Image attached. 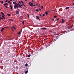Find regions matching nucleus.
Masks as SVG:
<instances>
[{
  "mask_svg": "<svg viewBox=\"0 0 74 74\" xmlns=\"http://www.w3.org/2000/svg\"><path fill=\"white\" fill-rule=\"evenodd\" d=\"M29 4L30 5V6H31L32 7H33V4L31 2H29Z\"/></svg>",
  "mask_w": 74,
  "mask_h": 74,
  "instance_id": "1",
  "label": "nucleus"
},
{
  "mask_svg": "<svg viewBox=\"0 0 74 74\" xmlns=\"http://www.w3.org/2000/svg\"><path fill=\"white\" fill-rule=\"evenodd\" d=\"M3 5L5 7L6 6V5H8V3H6L4 4H3Z\"/></svg>",
  "mask_w": 74,
  "mask_h": 74,
  "instance_id": "2",
  "label": "nucleus"
},
{
  "mask_svg": "<svg viewBox=\"0 0 74 74\" xmlns=\"http://www.w3.org/2000/svg\"><path fill=\"white\" fill-rule=\"evenodd\" d=\"M16 14L17 15H18L19 14V12L18 10L16 11Z\"/></svg>",
  "mask_w": 74,
  "mask_h": 74,
  "instance_id": "3",
  "label": "nucleus"
},
{
  "mask_svg": "<svg viewBox=\"0 0 74 74\" xmlns=\"http://www.w3.org/2000/svg\"><path fill=\"white\" fill-rule=\"evenodd\" d=\"M16 5L17 7V8H18V7H19V3H16Z\"/></svg>",
  "mask_w": 74,
  "mask_h": 74,
  "instance_id": "4",
  "label": "nucleus"
},
{
  "mask_svg": "<svg viewBox=\"0 0 74 74\" xmlns=\"http://www.w3.org/2000/svg\"><path fill=\"white\" fill-rule=\"evenodd\" d=\"M1 14H2V15H3V16H5V15H4V13H3V12H1Z\"/></svg>",
  "mask_w": 74,
  "mask_h": 74,
  "instance_id": "5",
  "label": "nucleus"
},
{
  "mask_svg": "<svg viewBox=\"0 0 74 74\" xmlns=\"http://www.w3.org/2000/svg\"><path fill=\"white\" fill-rule=\"evenodd\" d=\"M66 20H63V19H62V21L61 22V23H64V21H65Z\"/></svg>",
  "mask_w": 74,
  "mask_h": 74,
  "instance_id": "6",
  "label": "nucleus"
},
{
  "mask_svg": "<svg viewBox=\"0 0 74 74\" xmlns=\"http://www.w3.org/2000/svg\"><path fill=\"white\" fill-rule=\"evenodd\" d=\"M12 28H13V29H14V30H16V28L14 26H12L11 27Z\"/></svg>",
  "mask_w": 74,
  "mask_h": 74,
  "instance_id": "7",
  "label": "nucleus"
},
{
  "mask_svg": "<svg viewBox=\"0 0 74 74\" xmlns=\"http://www.w3.org/2000/svg\"><path fill=\"white\" fill-rule=\"evenodd\" d=\"M41 29H42V30H47V29L46 28L43 27V28H42Z\"/></svg>",
  "mask_w": 74,
  "mask_h": 74,
  "instance_id": "8",
  "label": "nucleus"
},
{
  "mask_svg": "<svg viewBox=\"0 0 74 74\" xmlns=\"http://www.w3.org/2000/svg\"><path fill=\"white\" fill-rule=\"evenodd\" d=\"M39 16H36V19H39V17H38Z\"/></svg>",
  "mask_w": 74,
  "mask_h": 74,
  "instance_id": "9",
  "label": "nucleus"
},
{
  "mask_svg": "<svg viewBox=\"0 0 74 74\" xmlns=\"http://www.w3.org/2000/svg\"><path fill=\"white\" fill-rule=\"evenodd\" d=\"M4 28H2L1 30V32H3V30H4Z\"/></svg>",
  "mask_w": 74,
  "mask_h": 74,
  "instance_id": "10",
  "label": "nucleus"
},
{
  "mask_svg": "<svg viewBox=\"0 0 74 74\" xmlns=\"http://www.w3.org/2000/svg\"><path fill=\"white\" fill-rule=\"evenodd\" d=\"M8 21H12V22L14 21V20H13L12 19H9Z\"/></svg>",
  "mask_w": 74,
  "mask_h": 74,
  "instance_id": "11",
  "label": "nucleus"
},
{
  "mask_svg": "<svg viewBox=\"0 0 74 74\" xmlns=\"http://www.w3.org/2000/svg\"><path fill=\"white\" fill-rule=\"evenodd\" d=\"M45 14L46 15H48L49 14L48 12V11L45 12Z\"/></svg>",
  "mask_w": 74,
  "mask_h": 74,
  "instance_id": "12",
  "label": "nucleus"
},
{
  "mask_svg": "<svg viewBox=\"0 0 74 74\" xmlns=\"http://www.w3.org/2000/svg\"><path fill=\"white\" fill-rule=\"evenodd\" d=\"M14 9H16L17 8V6L16 5H15L14 6Z\"/></svg>",
  "mask_w": 74,
  "mask_h": 74,
  "instance_id": "13",
  "label": "nucleus"
},
{
  "mask_svg": "<svg viewBox=\"0 0 74 74\" xmlns=\"http://www.w3.org/2000/svg\"><path fill=\"white\" fill-rule=\"evenodd\" d=\"M13 3L14 4H15V5H16V4H17L15 2H13Z\"/></svg>",
  "mask_w": 74,
  "mask_h": 74,
  "instance_id": "14",
  "label": "nucleus"
},
{
  "mask_svg": "<svg viewBox=\"0 0 74 74\" xmlns=\"http://www.w3.org/2000/svg\"><path fill=\"white\" fill-rule=\"evenodd\" d=\"M10 5V9H11V10H12V5Z\"/></svg>",
  "mask_w": 74,
  "mask_h": 74,
  "instance_id": "15",
  "label": "nucleus"
},
{
  "mask_svg": "<svg viewBox=\"0 0 74 74\" xmlns=\"http://www.w3.org/2000/svg\"><path fill=\"white\" fill-rule=\"evenodd\" d=\"M70 8L69 7H66V8L65 10H68V9H69Z\"/></svg>",
  "mask_w": 74,
  "mask_h": 74,
  "instance_id": "16",
  "label": "nucleus"
},
{
  "mask_svg": "<svg viewBox=\"0 0 74 74\" xmlns=\"http://www.w3.org/2000/svg\"><path fill=\"white\" fill-rule=\"evenodd\" d=\"M8 3H9V4H11L12 3L11 2H10V1H8Z\"/></svg>",
  "mask_w": 74,
  "mask_h": 74,
  "instance_id": "17",
  "label": "nucleus"
},
{
  "mask_svg": "<svg viewBox=\"0 0 74 74\" xmlns=\"http://www.w3.org/2000/svg\"><path fill=\"white\" fill-rule=\"evenodd\" d=\"M20 18H21V19H22L23 18V16H20Z\"/></svg>",
  "mask_w": 74,
  "mask_h": 74,
  "instance_id": "18",
  "label": "nucleus"
},
{
  "mask_svg": "<svg viewBox=\"0 0 74 74\" xmlns=\"http://www.w3.org/2000/svg\"><path fill=\"white\" fill-rule=\"evenodd\" d=\"M27 66H28V64H27V63L26 64H25V67H27Z\"/></svg>",
  "mask_w": 74,
  "mask_h": 74,
  "instance_id": "19",
  "label": "nucleus"
},
{
  "mask_svg": "<svg viewBox=\"0 0 74 74\" xmlns=\"http://www.w3.org/2000/svg\"><path fill=\"white\" fill-rule=\"evenodd\" d=\"M19 6H20V8H22V6H21V4H19Z\"/></svg>",
  "mask_w": 74,
  "mask_h": 74,
  "instance_id": "20",
  "label": "nucleus"
},
{
  "mask_svg": "<svg viewBox=\"0 0 74 74\" xmlns=\"http://www.w3.org/2000/svg\"><path fill=\"white\" fill-rule=\"evenodd\" d=\"M31 56V55L29 54V55H28V58H29V57H30Z\"/></svg>",
  "mask_w": 74,
  "mask_h": 74,
  "instance_id": "21",
  "label": "nucleus"
},
{
  "mask_svg": "<svg viewBox=\"0 0 74 74\" xmlns=\"http://www.w3.org/2000/svg\"><path fill=\"white\" fill-rule=\"evenodd\" d=\"M41 8H44V7L43 6H41L40 7Z\"/></svg>",
  "mask_w": 74,
  "mask_h": 74,
  "instance_id": "22",
  "label": "nucleus"
},
{
  "mask_svg": "<svg viewBox=\"0 0 74 74\" xmlns=\"http://www.w3.org/2000/svg\"><path fill=\"white\" fill-rule=\"evenodd\" d=\"M28 72V71H26L25 72L26 74H27Z\"/></svg>",
  "mask_w": 74,
  "mask_h": 74,
  "instance_id": "23",
  "label": "nucleus"
},
{
  "mask_svg": "<svg viewBox=\"0 0 74 74\" xmlns=\"http://www.w3.org/2000/svg\"><path fill=\"white\" fill-rule=\"evenodd\" d=\"M2 18H4V19H5V17H4V16H2Z\"/></svg>",
  "mask_w": 74,
  "mask_h": 74,
  "instance_id": "24",
  "label": "nucleus"
},
{
  "mask_svg": "<svg viewBox=\"0 0 74 74\" xmlns=\"http://www.w3.org/2000/svg\"><path fill=\"white\" fill-rule=\"evenodd\" d=\"M22 22L23 25H24V21H22Z\"/></svg>",
  "mask_w": 74,
  "mask_h": 74,
  "instance_id": "25",
  "label": "nucleus"
},
{
  "mask_svg": "<svg viewBox=\"0 0 74 74\" xmlns=\"http://www.w3.org/2000/svg\"><path fill=\"white\" fill-rule=\"evenodd\" d=\"M7 15L8 16H10V14H8H8H7Z\"/></svg>",
  "mask_w": 74,
  "mask_h": 74,
  "instance_id": "26",
  "label": "nucleus"
},
{
  "mask_svg": "<svg viewBox=\"0 0 74 74\" xmlns=\"http://www.w3.org/2000/svg\"><path fill=\"white\" fill-rule=\"evenodd\" d=\"M57 17V16H54V17L55 18H56Z\"/></svg>",
  "mask_w": 74,
  "mask_h": 74,
  "instance_id": "27",
  "label": "nucleus"
},
{
  "mask_svg": "<svg viewBox=\"0 0 74 74\" xmlns=\"http://www.w3.org/2000/svg\"><path fill=\"white\" fill-rule=\"evenodd\" d=\"M59 18H58V19H56V21H58V20H59Z\"/></svg>",
  "mask_w": 74,
  "mask_h": 74,
  "instance_id": "28",
  "label": "nucleus"
},
{
  "mask_svg": "<svg viewBox=\"0 0 74 74\" xmlns=\"http://www.w3.org/2000/svg\"><path fill=\"white\" fill-rule=\"evenodd\" d=\"M36 11L38 12V9H36Z\"/></svg>",
  "mask_w": 74,
  "mask_h": 74,
  "instance_id": "29",
  "label": "nucleus"
},
{
  "mask_svg": "<svg viewBox=\"0 0 74 74\" xmlns=\"http://www.w3.org/2000/svg\"><path fill=\"white\" fill-rule=\"evenodd\" d=\"M27 15L28 16V18H29V14H27Z\"/></svg>",
  "mask_w": 74,
  "mask_h": 74,
  "instance_id": "30",
  "label": "nucleus"
},
{
  "mask_svg": "<svg viewBox=\"0 0 74 74\" xmlns=\"http://www.w3.org/2000/svg\"><path fill=\"white\" fill-rule=\"evenodd\" d=\"M0 19H3L4 18L2 17H0Z\"/></svg>",
  "mask_w": 74,
  "mask_h": 74,
  "instance_id": "31",
  "label": "nucleus"
},
{
  "mask_svg": "<svg viewBox=\"0 0 74 74\" xmlns=\"http://www.w3.org/2000/svg\"><path fill=\"white\" fill-rule=\"evenodd\" d=\"M39 15H40V16H42V15H41V14H39Z\"/></svg>",
  "mask_w": 74,
  "mask_h": 74,
  "instance_id": "32",
  "label": "nucleus"
},
{
  "mask_svg": "<svg viewBox=\"0 0 74 74\" xmlns=\"http://www.w3.org/2000/svg\"><path fill=\"white\" fill-rule=\"evenodd\" d=\"M18 34H21V32H19Z\"/></svg>",
  "mask_w": 74,
  "mask_h": 74,
  "instance_id": "33",
  "label": "nucleus"
},
{
  "mask_svg": "<svg viewBox=\"0 0 74 74\" xmlns=\"http://www.w3.org/2000/svg\"><path fill=\"white\" fill-rule=\"evenodd\" d=\"M8 1V0H7L5 1V3H7V2Z\"/></svg>",
  "mask_w": 74,
  "mask_h": 74,
  "instance_id": "34",
  "label": "nucleus"
},
{
  "mask_svg": "<svg viewBox=\"0 0 74 74\" xmlns=\"http://www.w3.org/2000/svg\"><path fill=\"white\" fill-rule=\"evenodd\" d=\"M5 7L6 8H8V6H5Z\"/></svg>",
  "mask_w": 74,
  "mask_h": 74,
  "instance_id": "35",
  "label": "nucleus"
},
{
  "mask_svg": "<svg viewBox=\"0 0 74 74\" xmlns=\"http://www.w3.org/2000/svg\"><path fill=\"white\" fill-rule=\"evenodd\" d=\"M71 27H70L68 28V29H71Z\"/></svg>",
  "mask_w": 74,
  "mask_h": 74,
  "instance_id": "36",
  "label": "nucleus"
},
{
  "mask_svg": "<svg viewBox=\"0 0 74 74\" xmlns=\"http://www.w3.org/2000/svg\"><path fill=\"white\" fill-rule=\"evenodd\" d=\"M45 16V14H43V15H42V16Z\"/></svg>",
  "mask_w": 74,
  "mask_h": 74,
  "instance_id": "37",
  "label": "nucleus"
},
{
  "mask_svg": "<svg viewBox=\"0 0 74 74\" xmlns=\"http://www.w3.org/2000/svg\"><path fill=\"white\" fill-rule=\"evenodd\" d=\"M21 3H22V4H24V3H23V1H21Z\"/></svg>",
  "mask_w": 74,
  "mask_h": 74,
  "instance_id": "38",
  "label": "nucleus"
},
{
  "mask_svg": "<svg viewBox=\"0 0 74 74\" xmlns=\"http://www.w3.org/2000/svg\"><path fill=\"white\" fill-rule=\"evenodd\" d=\"M38 10H39L40 11H41V9L40 8H39Z\"/></svg>",
  "mask_w": 74,
  "mask_h": 74,
  "instance_id": "39",
  "label": "nucleus"
},
{
  "mask_svg": "<svg viewBox=\"0 0 74 74\" xmlns=\"http://www.w3.org/2000/svg\"><path fill=\"white\" fill-rule=\"evenodd\" d=\"M54 20H55V19L53 18L52 19V21H54Z\"/></svg>",
  "mask_w": 74,
  "mask_h": 74,
  "instance_id": "40",
  "label": "nucleus"
},
{
  "mask_svg": "<svg viewBox=\"0 0 74 74\" xmlns=\"http://www.w3.org/2000/svg\"><path fill=\"white\" fill-rule=\"evenodd\" d=\"M23 5L24 6V7H26V6L25 5V4H23Z\"/></svg>",
  "mask_w": 74,
  "mask_h": 74,
  "instance_id": "41",
  "label": "nucleus"
},
{
  "mask_svg": "<svg viewBox=\"0 0 74 74\" xmlns=\"http://www.w3.org/2000/svg\"><path fill=\"white\" fill-rule=\"evenodd\" d=\"M19 3H20V4H21V1H19Z\"/></svg>",
  "mask_w": 74,
  "mask_h": 74,
  "instance_id": "42",
  "label": "nucleus"
},
{
  "mask_svg": "<svg viewBox=\"0 0 74 74\" xmlns=\"http://www.w3.org/2000/svg\"><path fill=\"white\" fill-rule=\"evenodd\" d=\"M36 5H38V3H36Z\"/></svg>",
  "mask_w": 74,
  "mask_h": 74,
  "instance_id": "43",
  "label": "nucleus"
},
{
  "mask_svg": "<svg viewBox=\"0 0 74 74\" xmlns=\"http://www.w3.org/2000/svg\"><path fill=\"white\" fill-rule=\"evenodd\" d=\"M33 1H34V0H32V3H33Z\"/></svg>",
  "mask_w": 74,
  "mask_h": 74,
  "instance_id": "44",
  "label": "nucleus"
},
{
  "mask_svg": "<svg viewBox=\"0 0 74 74\" xmlns=\"http://www.w3.org/2000/svg\"><path fill=\"white\" fill-rule=\"evenodd\" d=\"M53 11H54V10H52L51 11V12H53Z\"/></svg>",
  "mask_w": 74,
  "mask_h": 74,
  "instance_id": "45",
  "label": "nucleus"
},
{
  "mask_svg": "<svg viewBox=\"0 0 74 74\" xmlns=\"http://www.w3.org/2000/svg\"><path fill=\"white\" fill-rule=\"evenodd\" d=\"M72 4L73 5H74V3H73Z\"/></svg>",
  "mask_w": 74,
  "mask_h": 74,
  "instance_id": "46",
  "label": "nucleus"
},
{
  "mask_svg": "<svg viewBox=\"0 0 74 74\" xmlns=\"http://www.w3.org/2000/svg\"><path fill=\"white\" fill-rule=\"evenodd\" d=\"M16 68H17V69H18V66L16 67Z\"/></svg>",
  "mask_w": 74,
  "mask_h": 74,
  "instance_id": "47",
  "label": "nucleus"
},
{
  "mask_svg": "<svg viewBox=\"0 0 74 74\" xmlns=\"http://www.w3.org/2000/svg\"><path fill=\"white\" fill-rule=\"evenodd\" d=\"M34 7H35V6H36V5H34Z\"/></svg>",
  "mask_w": 74,
  "mask_h": 74,
  "instance_id": "48",
  "label": "nucleus"
},
{
  "mask_svg": "<svg viewBox=\"0 0 74 74\" xmlns=\"http://www.w3.org/2000/svg\"><path fill=\"white\" fill-rule=\"evenodd\" d=\"M1 3H3V1H2V2H1Z\"/></svg>",
  "mask_w": 74,
  "mask_h": 74,
  "instance_id": "49",
  "label": "nucleus"
},
{
  "mask_svg": "<svg viewBox=\"0 0 74 74\" xmlns=\"http://www.w3.org/2000/svg\"><path fill=\"white\" fill-rule=\"evenodd\" d=\"M21 7H22L23 6V5H21Z\"/></svg>",
  "mask_w": 74,
  "mask_h": 74,
  "instance_id": "50",
  "label": "nucleus"
},
{
  "mask_svg": "<svg viewBox=\"0 0 74 74\" xmlns=\"http://www.w3.org/2000/svg\"><path fill=\"white\" fill-rule=\"evenodd\" d=\"M7 28V27H4V28H5V29H6Z\"/></svg>",
  "mask_w": 74,
  "mask_h": 74,
  "instance_id": "51",
  "label": "nucleus"
},
{
  "mask_svg": "<svg viewBox=\"0 0 74 74\" xmlns=\"http://www.w3.org/2000/svg\"><path fill=\"white\" fill-rule=\"evenodd\" d=\"M17 10H19V9L18 8H17Z\"/></svg>",
  "mask_w": 74,
  "mask_h": 74,
  "instance_id": "52",
  "label": "nucleus"
},
{
  "mask_svg": "<svg viewBox=\"0 0 74 74\" xmlns=\"http://www.w3.org/2000/svg\"><path fill=\"white\" fill-rule=\"evenodd\" d=\"M71 28L72 27H73V25H72L71 26Z\"/></svg>",
  "mask_w": 74,
  "mask_h": 74,
  "instance_id": "53",
  "label": "nucleus"
},
{
  "mask_svg": "<svg viewBox=\"0 0 74 74\" xmlns=\"http://www.w3.org/2000/svg\"><path fill=\"white\" fill-rule=\"evenodd\" d=\"M12 30L13 31H14V30L13 29H12Z\"/></svg>",
  "mask_w": 74,
  "mask_h": 74,
  "instance_id": "54",
  "label": "nucleus"
},
{
  "mask_svg": "<svg viewBox=\"0 0 74 74\" xmlns=\"http://www.w3.org/2000/svg\"><path fill=\"white\" fill-rule=\"evenodd\" d=\"M0 2H1V3L2 2L1 1H0Z\"/></svg>",
  "mask_w": 74,
  "mask_h": 74,
  "instance_id": "55",
  "label": "nucleus"
},
{
  "mask_svg": "<svg viewBox=\"0 0 74 74\" xmlns=\"http://www.w3.org/2000/svg\"><path fill=\"white\" fill-rule=\"evenodd\" d=\"M25 1H27V0H25Z\"/></svg>",
  "mask_w": 74,
  "mask_h": 74,
  "instance_id": "56",
  "label": "nucleus"
},
{
  "mask_svg": "<svg viewBox=\"0 0 74 74\" xmlns=\"http://www.w3.org/2000/svg\"><path fill=\"white\" fill-rule=\"evenodd\" d=\"M10 1H12V0H10Z\"/></svg>",
  "mask_w": 74,
  "mask_h": 74,
  "instance_id": "57",
  "label": "nucleus"
},
{
  "mask_svg": "<svg viewBox=\"0 0 74 74\" xmlns=\"http://www.w3.org/2000/svg\"><path fill=\"white\" fill-rule=\"evenodd\" d=\"M0 16H1V15H0Z\"/></svg>",
  "mask_w": 74,
  "mask_h": 74,
  "instance_id": "58",
  "label": "nucleus"
},
{
  "mask_svg": "<svg viewBox=\"0 0 74 74\" xmlns=\"http://www.w3.org/2000/svg\"><path fill=\"white\" fill-rule=\"evenodd\" d=\"M36 8V7H34V8Z\"/></svg>",
  "mask_w": 74,
  "mask_h": 74,
  "instance_id": "59",
  "label": "nucleus"
},
{
  "mask_svg": "<svg viewBox=\"0 0 74 74\" xmlns=\"http://www.w3.org/2000/svg\"><path fill=\"white\" fill-rule=\"evenodd\" d=\"M38 6H39V7H40V5H38Z\"/></svg>",
  "mask_w": 74,
  "mask_h": 74,
  "instance_id": "60",
  "label": "nucleus"
},
{
  "mask_svg": "<svg viewBox=\"0 0 74 74\" xmlns=\"http://www.w3.org/2000/svg\"><path fill=\"white\" fill-rule=\"evenodd\" d=\"M16 40H17L16 39Z\"/></svg>",
  "mask_w": 74,
  "mask_h": 74,
  "instance_id": "61",
  "label": "nucleus"
},
{
  "mask_svg": "<svg viewBox=\"0 0 74 74\" xmlns=\"http://www.w3.org/2000/svg\"><path fill=\"white\" fill-rule=\"evenodd\" d=\"M27 59H29V58H27Z\"/></svg>",
  "mask_w": 74,
  "mask_h": 74,
  "instance_id": "62",
  "label": "nucleus"
},
{
  "mask_svg": "<svg viewBox=\"0 0 74 74\" xmlns=\"http://www.w3.org/2000/svg\"><path fill=\"white\" fill-rule=\"evenodd\" d=\"M0 21H1V19H0Z\"/></svg>",
  "mask_w": 74,
  "mask_h": 74,
  "instance_id": "63",
  "label": "nucleus"
},
{
  "mask_svg": "<svg viewBox=\"0 0 74 74\" xmlns=\"http://www.w3.org/2000/svg\"><path fill=\"white\" fill-rule=\"evenodd\" d=\"M2 74H3V73H2Z\"/></svg>",
  "mask_w": 74,
  "mask_h": 74,
  "instance_id": "64",
  "label": "nucleus"
}]
</instances>
